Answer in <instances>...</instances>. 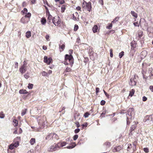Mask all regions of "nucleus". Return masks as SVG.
Masks as SVG:
<instances>
[{"label": "nucleus", "instance_id": "obj_1", "mask_svg": "<svg viewBox=\"0 0 153 153\" xmlns=\"http://www.w3.org/2000/svg\"><path fill=\"white\" fill-rule=\"evenodd\" d=\"M36 119L38 122L39 125H40L42 127H44L46 123L45 117L44 116L42 117H39L38 116V117H37Z\"/></svg>", "mask_w": 153, "mask_h": 153}, {"label": "nucleus", "instance_id": "obj_2", "mask_svg": "<svg viewBox=\"0 0 153 153\" xmlns=\"http://www.w3.org/2000/svg\"><path fill=\"white\" fill-rule=\"evenodd\" d=\"M31 16V14L29 12L27 14L25 15L24 17L21 19V22L23 24H26L30 20V18Z\"/></svg>", "mask_w": 153, "mask_h": 153}, {"label": "nucleus", "instance_id": "obj_3", "mask_svg": "<svg viewBox=\"0 0 153 153\" xmlns=\"http://www.w3.org/2000/svg\"><path fill=\"white\" fill-rule=\"evenodd\" d=\"M133 111V108H129L128 111V113L126 114L127 124V125H129L130 123L129 120L131 118V113Z\"/></svg>", "mask_w": 153, "mask_h": 153}, {"label": "nucleus", "instance_id": "obj_4", "mask_svg": "<svg viewBox=\"0 0 153 153\" xmlns=\"http://www.w3.org/2000/svg\"><path fill=\"white\" fill-rule=\"evenodd\" d=\"M65 60L66 61L68 62L71 66H72L73 64V58L72 55L66 54L65 56Z\"/></svg>", "mask_w": 153, "mask_h": 153}, {"label": "nucleus", "instance_id": "obj_5", "mask_svg": "<svg viewBox=\"0 0 153 153\" xmlns=\"http://www.w3.org/2000/svg\"><path fill=\"white\" fill-rule=\"evenodd\" d=\"M82 7L84 9H86L89 11H90L91 10V7L90 2L88 3L85 1L83 2L82 4Z\"/></svg>", "mask_w": 153, "mask_h": 153}, {"label": "nucleus", "instance_id": "obj_6", "mask_svg": "<svg viewBox=\"0 0 153 153\" xmlns=\"http://www.w3.org/2000/svg\"><path fill=\"white\" fill-rule=\"evenodd\" d=\"M53 23L56 26H58L60 23V19L59 16H57L54 17L52 20Z\"/></svg>", "mask_w": 153, "mask_h": 153}, {"label": "nucleus", "instance_id": "obj_7", "mask_svg": "<svg viewBox=\"0 0 153 153\" xmlns=\"http://www.w3.org/2000/svg\"><path fill=\"white\" fill-rule=\"evenodd\" d=\"M59 148L57 144L54 143L48 148V150L49 152H53L58 149Z\"/></svg>", "mask_w": 153, "mask_h": 153}, {"label": "nucleus", "instance_id": "obj_8", "mask_svg": "<svg viewBox=\"0 0 153 153\" xmlns=\"http://www.w3.org/2000/svg\"><path fill=\"white\" fill-rule=\"evenodd\" d=\"M137 80L136 76L134 75L131 78L130 82H129V85L131 86L135 85L136 84Z\"/></svg>", "mask_w": 153, "mask_h": 153}, {"label": "nucleus", "instance_id": "obj_9", "mask_svg": "<svg viewBox=\"0 0 153 153\" xmlns=\"http://www.w3.org/2000/svg\"><path fill=\"white\" fill-rule=\"evenodd\" d=\"M52 61V59L50 57L48 58L47 56H45L44 57V62L48 64H50Z\"/></svg>", "mask_w": 153, "mask_h": 153}, {"label": "nucleus", "instance_id": "obj_10", "mask_svg": "<svg viewBox=\"0 0 153 153\" xmlns=\"http://www.w3.org/2000/svg\"><path fill=\"white\" fill-rule=\"evenodd\" d=\"M137 127V125L136 124H135L134 125H132L130 128V133H129V135H132L133 133V131Z\"/></svg>", "mask_w": 153, "mask_h": 153}, {"label": "nucleus", "instance_id": "obj_11", "mask_svg": "<svg viewBox=\"0 0 153 153\" xmlns=\"http://www.w3.org/2000/svg\"><path fill=\"white\" fill-rule=\"evenodd\" d=\"M148 34L149 37H152L153 34V30L152 27H149L147 29Z\"/></svg>", "mask_w": 153, "mask_h": 153}, {"label": "nucleus", "instance_id": "obj_12", "mask_svg": "<svg viewBox=\"0 0 153 153\" xmlns=\"http://www.w3.org/2000/svg\"><path fill=\"white\" fill-rule=\"evenodd\" d=\"M27 66L22 65L19 68V71L22 74L24 73L27 70Z\"/></svg>", "mask_w": 153, "mask_h": 153}, {"label": "nucleus", "instance_id": "obj_13", "mask_svg": "<svg viewBox=\"0 0 153 153\" xmlns=\"http://www.w3.org/2000/svg\"><path fill=\"white\" fill-rule=\"evenodd\" d=\"M147 52L145 51H142L140 54V57L142 59H144L147 55Z\"/></svg>", "mask_w": 153, "mask_h": 153}, {"label": "nucleus", "instance_id": "obj_14", "mask_svg": "<svg viewBox=\"0 0 153 153\" xmlns=\"http://www.w3.org/2000/svg\"><path fill=\"white\" fill-rule=\"evenodd\" d=\"M52 133L47 134L45 137V139L48 140H53L52 137H53V135L52 136Z\"/></svg>", "mask_w": 153, "mask_h": 153}, {"label": "nucleus", "instance_id": "obj_15", "mask_svg": "<svg viewBox=\"0 0 153 153\" xmlns=\"http://www.w3.org/2000/svg\"><path fill=\"white\" fill-rule=\"evenodd\" d=\"M122 147L120 146H118L114 148V149L113 150V152H119L121 150Z\"/></svg>", "mask_w": 153, "mask_h": 153}, {"label": "nucleus", "instance_id": "obj_16", "mask_svg": "<svg viewBox=\"0 0 153 153\" xmlns=\"http://www.w3.org/2000/svg\"><path fill=\"white\" fill-rule=\"evenodd\" d=\"M59 148L65 146L66 144V143L65 142L58 143H57Z\"/></svg>", "mask_w": 153, "mask_h": 153}, {"label": "nucleus", "instance_id": "obj_17", "mask_svg": "<svg viewBox=\"0 0 153 153\" xmlns=\"http://www.w3.org/2000/svg\"><path fill=\"white\" fill-rule=\"evenodd\" d=\"M98 27L97 25H94L93 27L92 30L94 33H95L97 31Z\"/></svg>", "mask_w": 153, "mask_h": 153}, {"label": "nucleus", "instance_id": "obj_18", "mask_svg": "<svg viewBox=\"0 0 153 153\" xmlns=\"http://www.w3.org/2000/svg\"><path fill=\"white\" fill-rule=\"evenodd\" d=\"M19 92V94H26L28 93V92L25 89L20 90Z\"/></svg>", "mask_w": 153, "mask_h": 153}, {"label": "nucleus", "instance_id": "obj_19", "mask_svg": "<svg viewBox=\"0 0 153 153\" xmlns=\"http://www.w3.org/2000/svg\"><path fill=\"white\" fill-rule=\"evenodd\" d=\"M52 136L53 135V137H52L53 140V139L57 140L59 139V137L57 135L53 133H52Z\"/></svg>", "mask_w": 153, "mask_h": 153}, {"label": "nucleus", "instance_id": "obj_20", "mask_svg": "<svg viewBox=\"0 0 153 153\" xmlns=\"http://www.w3.org/2000/svg\"><path fill=\"white\" fill-rule=\"evenodd\" d=\"M21 12L22 13V14L23 15L25 14L26 15L28 13L27 12V10L26 8H24L23 10Z\"/></svg>", "mask_w": 153, "mask_h": 153}, {"label": "nucleus", "instance_id": "obj_21", "mask_svg": "<svg viewBox=\"0 0 153 153\" xmlns=\"http://www.w3.org/2000/svg\"><path fill=\"white\" fill-rule=\"evenodd\" d=\"M143 32L141 30H140L139 31L138 33V36L139 38L138 39V40H139V39L141 37H142V36L143 35Z\"/></svg>", "mask_w": 153, "mask_h": 153}, {"label": "nucleus", "instance_id": "obj_22", "mask_svg": "<svg viewBox=\"0 0 153 153\" xmlns=\"http://www.w3.org/2000/svg\"><path fill=\"white\" fill-rule=\"evenodd\" d=\"M35 142V139L34 138H32L30 140V143L31 145H33Z\"/></svg>", "mask_w": 153, "mask_h": 153}, {"label": "nucleus", "instance_id": "obj_23", "mask_svg": "<svg viewBox=\"0 0 153 153\" xmlns=\"http://www.w3.org/2000/svg\"><path fill=\"white\" fill-rule=\"evenodd\" d=\"M31 36V32L30 31H27L26 33V36L27 38H30Z\"/></svg>", "mask_w": 153, "mask_h": 153}, {"label": "nucleus", "instance_id": "obj_24", "mask_svg": "<svg viewBox=\"0 0 153 153\" xmlns=\"http://www.w3.org/2000/svg\"><path fill=\"white\" fill-rule=\"evenodd\" d=\"M131 13L133 16L135 17L136 18H137V14L134 11H131Z\"/></svg>", "mask_w": 153, "mask_h": 153}, {"label": "nucleus", "instance_id": "obj_25", "mask_svg": "<svg viewBox=\"0 0 153 153\" xmlns=\"http://www.w3.org/2000/svg\"><path fill=\"white\" fill-rule=\"evenodd\" d=\"M13 125L15 126H16L18 124V121L14 119L13 121Z\"/></svg>", "mask_w": 153, "mask_h": 153}, {"label": "nucleus", "instance_id": "obj_26", "mask_svg": "<svg viewBox=\"0 0 153 153\" xmlns=\"http://www.w3.org/2000/svg\"><path fill=\"white\" fill-rule=\"evenodd\" d=\"M136 142H134L132 145V148L133 150H135L136 149Z\"/></svg>", "mask_w": 153, "mask_h": 153}, {"label": "nucleus", "instance_id": "obj_27", "mask_svg": "<svg viewBox=\"0 0 153 153\" xmlns=\"http://www.w3.org/2000/svg\"><path fill=\"white\" fill-rule=\"evenodd\" d=\"M134 89H132L130 91V93L129 96L131 97H132L134 94Z\"/></svg>", "mask_w": 153, "mask_h": 153}, {"label": "nucleus", "instance_id": "obj_28", "mask_svg": "<svg viewBox=\"0 0 153 153\" xmlns=\"http://www.w3.org/2000/svg\"><path fill=\"white\" fill-rule=\"evenodd\" d=\"M120 17L118 16L116 17L111 22L112 23H115L119 19Z\"/></svg>", "mask_w": 153, "mask_h": 153}, {"label": "nucleus", "instance_id": "obj_29", "mask_svg": "<svg viewBox=\"0 0 153 153\" xmlns=\"http://www.w3.org/2000/svg\"><path fill=\"white\" fill-rule=\"evenodd\" d=\"M46 19H45V18H42L41 19V22L42 25H44L46 23Z\"/></svg>", "mask_w": 153, "mask_h": 153}, {"label": "nucleus", "instance_id": "obj_30", "mask_svg": "<svg viewBox=\"0 0 153 153\" xmlns=\"http://www.w3.org/2000/svg\"><path fill=\"white\" fill-rule=\"evenodd\" d=\"M134 42H131V47L132 49H134L136 47V44L134 43Z\"/></svg>", "mask_w": 153, "mask_h": 153}, {"label": "nucleus", "instance_id": "obj_31", "mask_svg": "<svg viewBox=\"0 0 153 153\" xmlns=\"http://www.w3.org/2000/svg\"><path fill=\"white\" fill-rule=\"evenodd\" d=\"M27 111V109H25L24 110H23L21 113V115L22 116H23L24 115H25Z\"/></svg>", "mask_w": 153, "mask_h": 153}, {"label": "nucleus", "instance_id": "obj_32", "mask_svg": "<svg viewBox=\"0 0 153 153\" xmlns=\"http://www.w3.org/2000/svg\"><path fill=\"white\" fill-rule=\"evenodd\" d=\"M108 25L106 26V28L108 29H111L112 26V23H111L110 24H108Z\"/></svg>", "mask_w": 153, "mask_h": 153}, {"label": "nucleus", "instance_id": "obj_33", "mask_svg": "<svg viewBox=\"0 0 153 153\" xmlns=\"http://www.w3.org/2000/svg\"><path fill=\"white\" fill-rule=\"evenodd\" d=\"M124 52L122 51L119 53V56L120 58H121L124 55Z\"/></svg>", "mask_w": 153, "mask_h": 153}, {"label": "nucleus", "instance_id": "obj_34", "mask_svg": "<svg viewBox=\"0 0 153 153\" xmlns=\"http://www.w3.org/2000/svg\"><path fill=\"white\" fill-rule=\"evenodd\" d=\"M152 71H153V69L152 68H150L149 69L148 72L149 73L151 74V75L152 76L153 75V74L152 73Z\"/></svg>", "mask_w": 153, "mask_h": 153}, {"label": "nucleus", "instance_id": "obj_35", "mask_svg": "<svg viewBox=\"0 0 153 153\" xmlns=\"http://www.w3.org/2000/svg\"><path fill=\"white\" fill-rule=\"evenodd\" d=\"M61 11L62 13H63L64 12L65 10V5H63L61 8Z\"/></svg>", "mask_w": 153, "mask_h": 153}, {"label": "nucleus", "instance_id": "obj_36", "mask_svg": "<svg viewBox=\"0 0 153 153\" xmlns=\"http://www.w3.org/2000/svg\"><path fill=\"white\" fill-rule=\"evenodd\" d=\"M74 145L68 146L67 148L68 149H72L74 148L76 146L75 143H74Z\"/></svg>", "mask_w": 153, "mask_h": 153}, {"label": "nucleus", "instance_id": "obj_37", "mask_svg": "<svg viewBox=\"0 0 153 153\" xmlns=\"http://www.w3.org/2000/svg\"><path fill=\"white\" fill-rule=\"evenodd\" d=\"M88 124L87 123H85L84 124H82L81 126H82L81 129H83L84 127H86L87 126Z\"/></svg>", "mask_w": 153, "mask_h": 153}, {"label": "nucleus", "instance_id": "obj_38", "mask_svg": "<svg viewBox=\"0 0 153 153\" xmlns=\"http://www.w3.org/2000/svg\"><path fill=\"white\" fill-rule=\"evenodd\" d=\"M90 115V114L89 112H86L84 114L83 116L85 118H87L88 117L89 115Z\"/></svg>", "mask_w": 153, "mask_h": 153}, {"label": "nucleus", "instance_id": "obj_39", "mask_svg": "<svg viewBox=\"0 0 153 153\" xmlns=\"http://www.w3.org/2000/svg\"><path fill=\"white\" fill-rule=\"evenodd\" d=\"M33 84L29 83L28 84V88L29 89H31L33 88Z\"/></svg>", "mask_w": 153, "mask_h": 153}, {"label": "nucleus", "instance_id": "obj_40", "mask_svg": "<svg viewBox=\"0 0 153 153\" xmlns=\"http://www.w3.org/2000/svg\"><path fill=\"white\" fill-rule=\"evenodd\" d=\"M15 147L13 144H11L9 146V149L11 150L13 149Z\"/></svg>", "mask_w": 153, "mask_h": 153}, {"label": "nucleus", "instance_id": "obj_41", "mask_svg": "<svg viewBox=\"0 0 153 153\" xmlns=\"http://www.w3.org/2000/svg\"><path fill=\"white\" fill-rule=\"evenodd\" d=\"M59 46L60 49H62V51H63L64 50L65 47V45L64 44H62L61 46L59 45Z\"/></svg>", "mask_w": 153, "mask_h": 153}, {"label": "nucleus", "instance_id": "obj_42", "mask_svg": "<svg viewBox=\"0 0 153 153\" xmlns=\"http://www.w3.org/2000/svg\"><path fill=\"white\" fill-rule=\"evenodd\" d=\"M13 144L15 147H16L18 146L19 145V143L18 141H16V142H15L14 144Z\"/></svg>", "mask_w": 153, "mask_h": 153}, {"label": "nucleus", "instance_id": "obj_43", "mask_svg": "<svg viewBox=\"0 0 153 153\" xmlns=\"http://www.w3.org/2000/svg\"><path fill=\"white\" fill-rule=\"evenodd\" d=\"M78 137V135L77 134H76V135H74L73 137V140H76L77 139Z\"/></svg>", "mask_w": 153, "mask_h": 153}, {"label": "nucleus", "instance_id": "obj_44", "mask_svg": "<svg viewBox=\"0 0 153 153\" xmlns=\"http://www.w3.org/2000/svg\"><path fill=\"white\" fill-rule=\"evenodd\" d=\"M71 69L70 68L67 67L65 70V72H69L71 71Z\"/></svg>", "mask_w": 153, "mask_h": 153}, {"label": "nucleus", "instance_id": "obj_45", "mask_svg": "<svg viewBox=\"0 0 153 153\" xmlns=\"http://www.w3.org/2000/svg\"><path fill=\"white\" fill-rule=\"evenodd\" d=\"M4 115L2 112L0 113V118L2 119L4 118Z\"/></svg>", "mask_w": 153, "mask_h": 153}, {"label": "nucleus", "instance_id": "obj_46", "mask_svg": "<svg viewBox=\"0 0 153 153\" xmlns=\"http://www.w3.org/2000/svg\"><path fill=\"white\" fill-rule=\"evenodd\" d=\"M78 28V26L77 25H75L74 26V31H76Z\"/></svg>", "mask_w": 153, "mask_h": 153}, {"label": "nucleus", "instance_id": "obj_47", "mask_svg": "<svg viewBox=\"0 0 153 153\" xmlns=\"http://www.w3.org/2000/svg\"><path fill=\"white\" fill-rule=\"evenodd\" d=\"M103 91L107 97L108 98H109L110 97L109 95L104 90H103Z\"/></svg>", "mask_w": 153, "mask_h": 153}, {"label": "nucleus", "instance_id": "obj_48", "mask_svg": "<svg viewBox=\"0 0 153 153\" xmlns=\"http://www.w3.org/2000/svg\"><path fill=\"white\" fill-rule=\"evenodd\" d=\"M43 1L44 2V3L45 5L46 4L48 5V6L49 7H50V5L48 4L46 1V0H43Z\"/></svg>", "mask_w": 153, "mask_h": 153}, {"label": "nucleus", "instance_id": "obj_49", "mask_svg": "<svg viewBox=\"0 0 153 153\" xmlns=\"http://www.w3.org/2000/svg\"><path fill=\"white\" fill-rule=\"evenodd\" d=\"M128 146L127 148V150L128 151H129V150L132 148V145L131 144H128Z\"/></svg>", "mask_w": 153, "mask_h": 153}, {"label": "nucleus", "instance_id": "obj_50", "mask_svg": "<svg viewBox=\"0 0 153 153\" xmlns=\"http://www.w3.org/2000/svg\"><path fill=\"white\" fill-rule=\"evenodd\" d=\"M80 130L79 128H77L75 130L74 132L75 133H76V134L77 133L79 132V131H80Z\"/></svg>", "mask_w": 153, "mask_h": 153}, {"label": "nucleus", "instance_id": "obj_51", "mask_svg": "<svg viewBox=\"0 0 153 153\" xmlns=\"http://www.w3.org/2000/svg\"><path fill=\"white\" fill-rule=\"evenodd\" d=\"M48 19L50 20L52 19V16L50 15L49 11H48Z\"/></svg>", "mask_w": 153, "mask_h": 153}, {"label": "nucleus", "instance_id": "obj_52", "mask_svg": "<svg viewBox=\"0 0 153 153\" xmlns=\"http://www.w3.org/2000/svg\"><path fill=\"white\" fill-rule=\"evenodd\" d=\"M105 100H102L100 102V104L102 105H103L105 104Z\"/></svg>", "mask_w": 153, "mask_h": 153}, {"label": "nucleus", "instance_id": "obj_53", "mask_svg": "<svg viewBox=\"0 0 153 153\" xmlns=\"http://www.w3.org/2000/svg\"><path fill=\"white\" fill-rule=\"evenodd\" d=\"M143 150L146 153H148L149 152V149L147 148H144L143 149Z\"/></svg>", "mask_w": 153, "mask_h": 153}, {"label": "nucleus", "instance_id": "obj_54", "mask_svg": "<svg viewBox=\"0 0 153 153\" xmlns=\"http://www.w3.org/2000/svg\"><path fill=\"white\" fill-rule=\"evenodd\" d=\"M106 114V112L105 111L104 112H103L101 114L100 117H105V115Z\"/></svg>", "mask_w": 153, "mask_h": 153}, {"label": "nucleus", "instance_id": "obj_55", "mask_svg": "<svg viewBox=\"0 0 153 153\" xmlns=\"http://www.w3.org/2000/svg\"><path fill=\"white\" fill-rule=\"evenodd\" d=\"M75 124L77 128H79L80 126L79 123L78 122H75Z\"/></svg>", "mask_w": 153, "mask_h": 153}, {"label": "nucleus", "instance_id": "obj_56", "mask_svg": "<svg viewBox=\"0 0 153 153\" xmlns=\"http://www.w3.org/2000/svg\"><path fill=\"white\" fill-rule=\"evenodd\" d=\"M15 66L14 67L16 69H17V68L18 67V63L17 62H15Z\"/></svg>", "mask_w": 153, "mask_h": 153}, {"label": "nucleus", "instance_id": "obj_57", "mask_svg": "<svg viewBox=\"0 0 153 153\" xmlns=\"http://www.w3.org/2000/svg\"><path fill=\"white\" fill-rule=\"evenodd\" d=\"M133 24L135 26L139 27V24L137 22H134Z\"/></svg>", "mask_w": 153, "mask_h": 153}, {"label": "nucleus", "instance_id": "obj_58", "mask_svg": "<svg viewBox=\"0 0 153 153\" xmlns=\"http://www.w3.org/2000/svg\"><path fill=\"white\" fill-rule=\"evenodd\" d=\"M99 3L101 4L102 5H103V0H99Z\"/></svg>", "mask_w": 153, "mask_h": 153}, {"label": "nucleus", "instance_id": "obj_59", "mask_svg": "<svg viewBox=\"0 0 153 153\" xmlns=\"http://www.w3.org/2000/svg\"><path fill=\"white\" fill-rule=\"evenodd\" d=\"M142 99L143 101H145L147 100V98L145 96H143Z\"/></svg>", "mask_w": 153, "mask_h": 153}, {"label": "nucleus", "instance_id": "obj_60", "mask_svg": "<svg viewBox=\"0 0 153 153\" xmlns=\"http://www.w3.org/2000/svg\"><path fill=\"white\" fill-rule=\"evenodd\" d=\"M42 74L43 76H46V75L47 72H46L45 71H43L42 72Z\"/></svg>", "mask_w": 153, "mask_h": 153}, {"label": "nucleus", "instance_id": "obj_61", "mask_svg": "<svg viewBox=\"0 0 153 153\" xmlns=\"http://www.w3.org/2000/svg\"><path fill=\"white\" fill-rule=\"evenodd\" d=\"M110 56L111 57H112L113 56L112 50V49L110 50Z\"/></svg>", "mask_w": 153, "mask_h": 153}, {"label": "nucleus", "instance_id": "obj_62", "mask_svg": "<svg viewBox=\"0 0 153 153\" xmlns=\"http://www.w3.org/2000/svg\"><path fill=\"white\" fill-rule=\"evenodd\" d=\"M24 77L25 78L27 79L29 77V76L27 74H25L24 75Z\"/></svg>", "mask_w": 153, "mask_h": 153}, {"label": "nucleus", "instance_id": "obj_63", "mask_svg": "<svg viewBox=\"0 0 153 153\" xmlns=\"http://www.w3.org/2000/svg\"><path fill=\"white\" fill-rule=\"evenodd\" d=\"M65 2V1L64 0H60L59 3L60 4H62Z\"/></svg>", "mask_w": 153, "mask_h": 153}, {"label": "nucleus", "instance_id": "obj_64", "mask_svg": "<svg viewBox=\"0 0 153 153\" xmlns=\"http://www.w3.org/2000/svg\"><path fill=\"white\" fill-rule=\"evenodd\" d=\"M49 36L48 35H46L45 36V38L47 41H49Z\"/></svg>", "mask_w": 153, "mask_h": 153}]
</instances>
